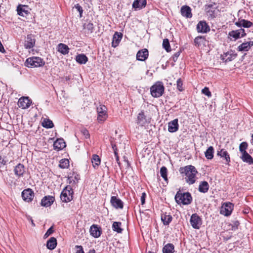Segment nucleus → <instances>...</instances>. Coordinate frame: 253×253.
I'll list each match as a JSON object with an SVG mask.
<instances>
[{"label": "nucleus", "mask_w": 253, "mask_h": 253, "mask_svg": "<svg viewBox=\"0 0 253 253\" xmlns=\"http://www.w3.org/2000/svg\"><path fill=\"white\" fill-rule=\"evenodd\" d=\"M235 24L238 27H244L249 28L253 25V22L247 20L239 18L238 21L235 23Z\"/></svg>", "instance_id": "nucleus-19"}, {"label": "nucleus", "mask_w": 253, "mask_h": 253, "mask_svg": "<svg viewBox=\"0 0 253 253\" xmlns=\"http://www.w3.org/2000/svg\"><path fill=\"white\" fill-rule=\"evenodd\" d=\"M81 132L85 138L87 139L89 138L90 134L88 131L86 129L84 128L82 129Z\"/></svg>", "instance_id": "nucleus-51"}, {"label": "nucleus", "mask_w": 253, "mask_h": 253, "mask_svg": "<svg viewBox=\"0 0 253 253\" xmlns=\"http://www.w3.org/2000/svg\"><path fill=\"white\" fill-rule=\"evenodd\" d=\"M74 179H75V180H74V179H73V180L74 181V183H75V182H76L75 180H76V181L77 182H78V180H79V179H80V177H79V175L77 174L76 175H75V176H74Z\"/></svg>", "instance_id": "nucleus-60"}, {"label": "nucleus", "mask_w": 253, "mask_h": 253, "mask_svg": "<svg viewBox=\"0 0 253 253\" xmlns=\"http://www.w3.org/2000/svg\"><path fill=\"white\" fill-rule=\"evenodd\" d=\"M32 224H33L34 225H35V224L34 223L33 221H32Z\"/></svg>", "instance_id": "nucleus-62"}, {"label": "nucleus", "mask_w": 253, "mask_h": 253, "mask_svg": "<svg viewBox=\"0 0 253 253\" xmlns=\"http://www.w3.org/2000/svg\"><path fill=\"white\" fill-rule=\"evenodd\" d=\"M90 233L93 237L98 238L101 235L102 229L97 225L93 224L90 228Z\"/></svg>", "instance_id": "nucleus-18"}, {"label": "nucleus", "mask_w": 253, "mask_h": 253, "mask_svg": "<svg viewBox=\"0 0 253 253\" xmlns=\"http://www.w3.org/2000/svg\"><path fill=\"white\" fill-rule=\"evenodd\" d=\"M175 200L178 204L188 205L192 202V197L189 192L181 193L178 191L175 196Z\"/></svg>", "instance_id": "nucleus-2"}, {"label": "nucleus", "mask_w": 253, "mask_h": 253, "mask_svg": "<svg viewBox=\"0 0 253 253\" xmlns=\"http://www.w3.org/2000/svg\"><path fill=\"white\" fill-rule=\"evenodd\" d=\"M206 7H207V8H210L211 9L209 10L208 11V12L210 13L211 12L212 13H213L215 9L216 8V3L215 2H212L211 3L207 4L206 5Z\"/></svg>", "instance_id": "nucleus-46"}, {"label": "nucleus", "mask_w": 253, "mask_h": 253, "mask_svg": "<svg viewBox=\"0 0 253 253\" xmlns=\"http://www.w3.org/2000/svg\"><path fill=\"white\" fill-rule=\"evenodd\" d=\"M174 246L171 243L165 245L163 248V253H174Z\"/></svg>", "instance_id": "nucleus-35"}, {"label": "nucleus", "mask_w": 253, "mask_h": 253, "mask_svg": "<svg viewBox=\"0 0 253 253\" xmlns=\"http://www.w3.org/2000/svg\"><path fill=\"white\" fill-rule=\"evenodd\" d=\"M181 14L182 16L187 18H191L192 17L191 8L188 5H183L180 8Z\"/></svg>", "instance_id": "nucleus-20"}, {"label": "nucleus", "mask_w": 253, "mask_h": 253, "mask_svg": "<svg viewBox=\"0 0 253 253\" xmlns=\"http://www.w3.org/2000/svg\"><path fill=\"white\" fill-rule=\"evenodd\" d=\"M148 50L145 48L139 50L136 54V59L138 60L143 61L146 60L148 57Z\"/></svg>", "instance_id": "nucleus-22"}, {"label": "nucleus", "mask_w": 253, "mask_h": 253, "mask_svg": "<svg viewBox=\"0 0 253 253\" xmlns=\"http://www.w3.org/2000/svg\"><path fill=\"white\" fill-rule=\"evenodd\" d=\"M248 144L246 142H242L239 146V150L241 153L247 152L246 149H247Z\"/></svg>", "instance_id": "nucleus-45"}, {"label": "nucleus", "mask_w": 253, "mask_h": 253, "mask_svg": "<svg viewBox=\"0 0 253 253\" xmlns=\"http://www.w3.org/2000/svg\"><path fill=\"white\" fill-rule=\"evenodd\" d=\"M168 170L166 167H162L160 169L161 176L164 178L165 181L168 183V177H167Z\"/></svg>", "instance_id": "nucleus-42"}, {"label": "nucleus", "mask_w": 253, "mask_h": 253, "mask_svg": "<svg viewBox=\"0 0 253 253\" xmlns=\"http://www.w3.org/2000/svg\"><path fill=\"white\" fill-rule=\"evenodd\" d=\"M146 197V194L145 192L142 193V195L141 196V205H143L145 203V199Z\"/></svg>", "instance_id": "nucleus-56"}, {"label": "nucleus", "mask_w": 253, "mask_h": 253, "mask_svg": "<svg viewBox=\"0 0 253 253\" xmlns=\"http://www.w3.org/2000/svg\"><path fill=\"white\" fill-rule=\"evenodd\" d=\"M122 37L123 34L122 33L116 32L113 35L112 46L114 47H117L119 45Z\"/></svg>", "instance_id": "nucleus-26"}, {"label": "nucleus", "mask_w": 253, "mask_h": 253, "mask_svg": "<svg viewBox=\"0 0 253 253\" xmlns=\"http://www.w3.org/2000/svg\"><path fill=\"white\" fill-rule=\"evenodd\" d=\"M190 222L193 228L199 229L202 223V221L201 218L197 213H193L191 216Z\"/></svg>", "instance_id": "nucleus-6"}, {"label": "nucleus", "mask_w": 253, "mask_h": 253, "mask_svg": "<svg viewBox=\"0 0 253 253\" xmlns=\"http://www.w3.org/2000/svg\"><path fill=\"white\" fill-rule=\"evenodd\" d=\"M76 60L80 64H84L88 61V58L84 54H80L76 56Z\"/></svg>", "instance_id": "nucleus-36"}, {"label": "nucleus", "mask_w": 253, "mask_h": 253, "mask_svg": "<svg viewBox=\"0 0 253 253\" xmlns=\"http://www.w3.org/2000/svg\"><path fill=\"white\" fill-rule=\"evenodd\" d=\"M43 127L46 128H51L54 126L53 123L52 121L48 119H44L42 123Z\"/></svg>", "instance_id": "nucleus-40"}, {"label": "nucleus", "mask_w": 253, "mask_h": 253, "mask_svg": "<svg viewBox=\"0 0 253 253\" xmlns=\"http://www.w3.org/2000/svg\"><path fill=\"white\" fill-rule=\"evenodd\" d=\"M148 253H154L152 252H149Z\"/></svg>", "instance_id": "nucleus-63"}, {"label": "nucleus", "mask_w": 253, "mask_h": 253, "mask_svg": "<svg viewBox=\"0 0 253 253\" xmlns=\"http://www.w3.org/2000/svg\"><path fill=\"white\" fill-rule=\"evenodd\" d=\"M91 162L92 166L94 169H96L98 166L100 164L101 160L99 157L96 154L92 155L91 159Z\"/></svg>", "instance_id": "nucleus-37"}, {"label": "nucleus", "mask_w": 253, "mask_h": 253, "mask_svg": "<svg viewBox=\"0 0 253 253\" xmlns=\"http://www.w3.org/2000/svg\"><path fill=\"white\" fill-rule=\"evenodd\" d=\"M112 147L114 151V155H115V153H118V149L117 148V146L116 144H112Z\"/></svg>", "instance_id": "nucleus-59"}, {"label": "nucleus", "mask_w": 253, "mask_h": 253, "mask_svg": "<svg viewBox=\"0 0 253 253\" xmlns=\"http://www.w3.org/2000/svg\"><path fill=\"white\" fill-rule=\"evenodd\" d=\"M164 86L161 82H157L150 87L152 96L155 98L160 97L164 92Z\"/></svg>", "instance_id": "nucleus-4"}, {"label": "nucleus", "mask_w": 253, "mask_h": 253, "mask_svg": "<svg viewBox=\"0 0 253 253\" xmlns=\"http://www.w3.org/2000/svg\"><path fill=\"white\" fill-rule=\"evenodd\" d=\"M6 163V161L3 159H1V157H0V168L3 166H4Z\"/></svg>", "instance_id": "nucleus-58"}, {"label": "nucleus", "mask_w": 253, "mask_h": 253, "mask_svg": "<svg viewBox=\"0 0 253 253\" xmlns=\"http://www.w3.org/2000/svg\"><path fill=\"white\" fill-rule=\"evenodd\" d=\"M194 44L197 47H200L201 45H206L207 40L205 37L199 36L195 38L194 39Z\"/></svg>", "instance_id": "nucleus-29"}, {"label": "nucleus", "mask_w": 253, "mask_h": 253, "mask_svg": "<svg viewBox=\"0 0 253 253\" xmlns=\"http://www.w3.org/2000/svg\"><path fill=\"white\" fill-rule=\"evenodd\" d=\"M45 62L42 58L33 56L28 58L25 62V65L27 67H40L44 65Z\"/></svg>", "instance_id": "nucleus-3"}, {"label": "nucleus", "mask_w": 253, "mask_h": 253, "mask_svg": "<svg viewBox=\"0 0 253 253\" xmlns=\"http://www.w3.org/2000/svg\"><path fill=\"white\" fill-rule=\"evenodd\" d=\"M55 198L52 196H45L41 201V205L44 207H50L54 202Z\"/></svg>", "instance_id": "nucleus-16"}, {"label": "nucleus", "mask_w": 253, "mask_h": 253, "mask_svg": "<svg viewBox=\"0 0 253 253\" xmlns=\"http://www.w3.org/2000/svg\"><path fill=\"white\" fill-rule=\"evenodd\" d=\"M180 53L181 52L180 51H177L176 52H175L172 56V60L173 61V62H175L178 57L179 56L180 54Z\"/></svg>", "instance_id": "nucleus-53"}, {"label": "nucleus", "mask_w": 253, "mask_h": 253, "mask_svg": "<svg viewBox=\"0 0 253 253\" xmlns=\"http://www.w3.org/2000/svg\"><path fill=\"white\" fill-rule=\"evenodd\" d=\"M178 119H175L168 124V130L169 132H175L178 129Z\"/></svg>", "instance_id": "nucleus-24"}, {"label": "nucleus", "mask_w": 253, "mask_h": 253, "mask_svg": "<svg viewBox=\"0 0 253 253\" xmlns=\"http://www.w3.org/2000/svg\"><path fill=\"white\" fill-rule=\"evenodd\" d=\"M36 39L35 36L32 34L27 36L24 41V47L26 49L32 48L35 44Z\"/></svg>", "instance_id": "nucleus-9"}, {"label": "nucleus", "mask_w": 253, "mask_h": 253, "mask_svg": "<svg viewBox=\"0 0 253 253\" xmlns=\"http://www.w3.org/2000/svg\"><path fill=\"white\" fill-rule=\"evenodd\" d=\"M54 232L53 226H51L44 235V238H46Z\"/></svg>", "instance_id": "nucleus-49"}, {"label": "nucleus", "mask_w": 253, "mask_h": 253, "mask_svg": "<svg viewBox=\"0 0 253 253\" xmlns=\"http://www.w3.org/2000/svg\"><path fill=\"white\" fill-rule=\"evenodd\" d=\"M202 92L209 97L211 96V93L207 87H205L202 90Z\"/></svg>", "instance_id": "nucleus-48"}, {"label": "nucleus", "mask_w": 253, "mask_h": 253, "mask_svg": "<svg viewBox=\"0 0 253 253\" xmlns=\"http://www.w3.org/2000/svg\"><path fill=\"white\" fill-rule=\"evenodd\" d=\"M214 149L212 146L209 147L205 152L206 158L208 160H211L213 157Z\"/></svg>", "instance_id": "nucleus-38"}, {"label": "nucleus", "mask_w": 253, "mask_h": 253, "mask_svg": "<svg viewBox=\"0 0 253 253\" xmlns=\"http://www.w3.org/2000/svg\"><path fill=\"white\" fill-rule=\"evenodd\" d=\"M85 28L89 31L90 33H92L94 29L93 24L91 23H88L85 26Z\"/></svg>", "instance_id": "nucleus-52"}, {"label": "nucleus", "mask_w": 253, "mask_h": 253, "mask_svg": "<svg viewBox=\"0 0 253 253\" xmlns=\"http://www.w3.org/2000/svg\"><path fill=\"white\" fill-rule=\"evenodd\" d=\"M209 189V184L208 182L206 181H202L199 186V191L203 193H205L208 192Z\"/></svg>", "instance_id": "nucleus-33"}, {"label": "nucleus", "mask_w": 253, "mask_h": 253, "mask_svg": "<svg viewBox=\"0 0 253 253\" xmlns=\"http://www.w3.org/2000/svg\"><path fill=\"white\" fill-rule=\"evenodd\" d=\"M25 171V167L22 164H18L14 169V174L18 177L23 176Z\"/></svg>", "instance_id": "nucleus-25"}, {"label": "nucleus", "mask_w": 253, "mask_h": 253, "mask_svg": "<svg viewBox=\"0 0 253 253\" xmlns=\"http://www.w3.org/2000/svg\"><path fill=\"white\" fill-rule=\"evenodd\" d=\"M17 13L21 16H26L28 14L29 12L24 8V6L19 5L17 8Z\"/></svg>", "instance_id": "nucleus-41"}, {"label": "nucleus", "mask_w": 253, "mask_h": 253, "mask_svg": "<svg viewBox=\"0 0 253 253\" xmlns=\"http://www.w3.org/2000/svg\"><path fill=\"white\" fill-rule=\"evenodd\" d=\"M22 197L25 201L31 202L34 197V191L30 188L25 189L22 192Z\"/></svg>", "instance_id": "nucleus-12"}, {"label": "nucleus", "mask_w": 253, "mask_h": 253, "mask_svg": "<svg viewBox=\"0 0 253 253\" xmlns=\"http://www.w3.org/2000/svg\"><path fill=\"white\" fill-rule=\"evenodd\" d=\"M115 158H116V162L118 163V164L119 166V167H121V163H120V160H119V155H118V153H115Z\"/></svg>", "instance_id": "nucleus-57"}, {"label": "nucleus", "mask_w": 253, "mask_h": 253, "mask_svg": "<svg viewBox=\"0 0 253 253\" xmlns=\"http://www.w3.org/2000/svg\"><path fill=\"white\" fill-rule=\"evenodd\" d=\"M75 248L77 249L76 253H84L82 246L77 245Z\"/></svg>", "instance_id": "nucleus-55"}, {"label": "nucleus", "mask_w": 253, "mask_h": 253, "mask_svg": "<svg viewBox=\"0 0 253 253\" xmlns=\"http://www.w3.org/2000/svg\"><path fill=\"white\" fill-rule=\"evenodd\" d=\"M124 158L125 161L127 163V166L129 167L130 166V164L129 163V161H128L127 159H126V157L124 156Z\"/></svg>", "instance_id": "nucleus-61"}, {"label": "nucleus", "mask_w": 253, "mask_h": 253, "mask_svg": "<svg viewBox=\"0 0 253 253\" xmlns=\"http://www.w3.org/2000/svg\"><path fill=\"white\" fill-rule=\"evenodd\" d=\"M146 0H135L132 3V7L135 9H141L146 5Z\"/></svg>", "instance_id": "nucleus-28"}, {"label": "nucleus", "mask_w": 253, "mask_h": 253, "mask_svg": "<svg viewBox=\"0 0 253 253\" xmlns=\"http://www.w3.org/2000/svg\"><path fill=\"white\" fill-rule=\"evenodd\" d=\"M57 246V240L54 237H51L46 243V247L49 250L54 249Z\"/></svg>", "instance_id": "nucleus-32"}, {"label": "nucleus", "mask_w": 253, "mask_h": 253, "mask_svg": "<svg viewBox=\"0 0 253 253\" xmlns=\"http://www.w3.org/2000/svg\"><path fill=\"white\" fill-rule=\"evenodd\" d=\"M237 56V54L235 51L230 50L225 53L222 56V59L225 62H229L234 60Z\"/></svg>", "instance_id": "nucleus-21"}, {"label": "nucleus", "mask_w": 253, "mask_h": 253, "mask_svg": "<svg viewBox=\"0 0 253 253\" xmlns=\"http://www.w3.org/2000/svg\"><path fill=\"white\" fill-rule=\"evenodd\" d=\"M240 223L238 221H235L233 222V224L231 225L232 227L231 229L232 230H235L238 228V226L239 225Z\"/></svg>", "instance_id": "nucleus-54"}, {"label": "nucleus", "mask_w": 253, "mask_h": 253, "mask_svg": "<svg viewBox=\"0 0 253 253\" xmlns=\"http://www.w3.org/2000/svg\"><path fill=\"white\" fill-rule=\"evenodd\" d=\"M163 47L167 52H169L171 50L169 42L168 39H165L163 40Z\"/></svg>", "instance_id": "nucleus-44"}, {"label": "nucleus", "mask_w": 253, "mask_h": 253, "mask_svg": "<svg viewBox=\"0 0 253 253\" xmlns=\"http://www.w3.org/2000/svg\"><path fill=\"white\" fill-rule=\"evenodd\" d=\"M252 46H253V41H250L242 43L238 47V49L240 51H247Z\"/></svg>", "instance_id": "nucleus-27"}, {"label": "nucleus", "mask_w": 253, "mask_h": 253, "mask_svg": "<svg viewBox=\"0 0 253 253\" xmlns=\"http://www.w3.org/2000/svg\"><path fill=\"white\" fill-rule=\"evenodd\" d=\"M57 47L58 51L64 55L68 54L69 52V48L65 44L60 43L58 45Z\"/></svg>", "instance_id": "nucleus-34"}, {"label": "nucleus", "mask_w": 253, "mask_h": 253, "mask_svg": "<svg viewBox=\"0 0 253 253\" xmlns=\"http://www.w3.org/2000/svg\"><path fill=\"white\" fill-rule=\"evenodd\" d=\"M65 147L66 143L63 138L57 139L53 143L54 149L57 151L63 149Z\"/></svg>", "instance_id": "nucleus-23"}, {"label": "nucleus", "mask_w": 253, "mask_h": 253, "mask_svg": "<svg viewBox=\"0 0 253 253\" xmlns=\"http://www.w3.org/2000/svg\"><path fill=\"white\" fill-rule=\"evenodd\" d=\"M228 35L235 40L242 38L246 35V32L244 29L241 28L237 30H233L229 33Z\"/></svg>", "instance_id": "nucleus-13"}, {"label": "nucleus", "mask_w": 253, "mask_h": 253, "mask_svg": "<svg viewBox=\"0 0 253 253\" xmlns=\"http://www.w3.org/2000/svg\"><path fill=\"white\" fill-rule=\"evenodd\" d=\"M73 191L70 186H67L62 191L60 195L61 201L68 203L73 199Z\"/></svg>", "instance_id": "nucleus-5"}, {"label": "nucleus", "mask_w": 253, "mask_h": 253, "mask_svg": "<svg viewBox=\"0 0 253 253\" xmlns=\"http://www.w3.org/2000/svg\"><path fill=\"white\" fill-rule=\"evenodd\" d=\"M150 122V119L146 118L143 111H141L138 115L137 124L140 126H144Z\"/></svg>", "instance_id": "nucleus-14"}, {"label": "nucleus", "mask_w": 253, "mask_h": 253, "mask_svg": "<svg viewBox=\"0 0 253 253\" xmlns=\"http://www.w3.org/2000/svg\"><path fill=\"white\" fill-rule=\"evenodd\" d=\"M217 155L223 158V159L225 160L224 163L226 165L229 166V163L230 162V157L229 153L227 151L224 149H221L220 150L217 151Z\"/></svg>", "instance_id": "nucleus-15"}, {"label": "nucleus", "mask_w": 253, "mask_h": 253, "mask_svg": "<svg viewBox=\"0 0 253 253\" xmlns=\"http://www.w3.org/2000/svg\"><path fill=\"white\" fill-rule=\"evenodd\" d=\"M75 7L79 12L80 17V18L82 17V16H83L82 14H83V9L82 7L78 3L75 5Z\"/></svg>", "instance_id": "nucleus-50"}, {"label": "nucleus", "mask_w": 253, "mask_h": 253, "mask_svg": "<svg viewBox=\"0 0 253 253\" xmlns=\"http://www.w3.org/2000/svg\"><path fill=\"white\" fill-rule=\"evenodd\" d=\"M110 203L112 206L116 209H122L124 207V203L116 196H112L111 197Z\"/></svg>", "instance_id": "nucleus-17"}, {"label": "nucleus", "mask_w": 253, "mask_h": 253, "mask_svg": "<svg viewBox=\"0 0 253 253\" xmlns=\"http://www.w3.org/2000/svg\"><path fill=\"white\" fill-rule=\"evenodd\" d=\"M98 117L97 120L99 122H104L107 117V108L104 105H100L97 108Z\"/></svg>", "instance_id": "nucleus-7"}, {"label": "nucleus", "mask_w": 253, "mask_h": 253, "mask_svg": "<svg viewBox=\"0 0 253 253\" xmlns=\"http://www.w3.org/2000/svg\"><path fill=\"white\" fill-rule=\"evenodd\" d=\"M122 225L121 222L115 221L112 225V229L114 231L117 232L118 233H121L123 231V229L121 227Z\"/></svg>", "instance_id": "nucleus-39"}, {"label": "nucleus", "mask_w": 253, "mask_h": 253, "mask_svg": "<svg viewBox=\"0 0 253 253\" xmlns=\"http://www.w3.org/2000/svg\"><path fill=\"white\" fill-rule=\"evenodd\" d=\"M198 33H207L210 31V27L205 21H199L196 27Z\"/></svg>", "instance_id": "nucleus-10"}, {"label": "nucleus", "mask_w": 253, "mask_h": 253, "mask_svg": "<svg viewBox=\"0 0 253 253\" xmlns=\"http://www.w3.org/2000/svg\"><path fill=\"white\" fill-rule=\"evenodd\" d=\"M69 166V161L67 159H61L59 162V167L61 169L68 168Z\"/></svg>", "instance_id": "nucleus-43"}, {"label": "nucleus", "mask_w": 253, "mask_h": 253, "mask_svg": "<svg viewBox=\"0 0 253 253\" xmlns=\"http://www.w3.org/2000/svg\"><path fill=\"white\" fill-rule=\"evenodd\" d=\"M233 207L234 205L230 202L224 203L221 208L220 212L225 216H229L231 214Z\"/></svg>", "instance_id": "nucleus-8"}, {"label": "nucleus", "mask_w": 253, "mask_h": 253, "mask_svg": "<svg viewBox=\"0 0 253 253\" xmlns=\"http://www.w3.org/2000/svg\"><path fill=\"white\" fill-rule=\"evenodd\" d=\"M172 219V216L167 212L163 213L161 215V220L165 225H168Z\"/></svg>", "instance_id": "nucleus-30"}, {"label": "nucleus", "mask_w": 253, "mask_h": 253, "mask_svg": "<svg viewBox=\"0 0 253 253\" xmlns=\"http://www.w3.org/2000/svg\"><path fill=\"white\" fill-rule=\"evenodd\" d=\"M32 103V100L29 97H22L19 99L18 106L22 109L28 108Z\"/></svg>", "instance_id": "nucleus-11"}, {"label": "nucleus", "mask_w": 253, "mask_h": 253, "mask_svg": "<svg viewBox=\"0 0 253 253\" xmlns=\"http://www.w3.org/2000/svg\"><path fill=\"white\" fill-rule=\"evenodd\" d=\"M240 158L244 162H246L249 165H253V159L247 152L242 153Z\"/></svg>", "instance_id": "nucleus-31"}, {"label": "nucleus", "mask_w": 253, "mask_h": 253, "mask_svg": "<svg viewBox=\"0 0 253 253\" xmlns=\"http://www.w3.org/2000/svg\"><path fill=\"white\" fill-rule=\"evenodd\" d=\"M179 171L182 177L185 176V181L189 185L194 184L196 181V174L198 173L195 167L192 165H188L180 167Z\"/></svg>", "instance_id": "nucleus-1"}, {"label": "nucleus", "mask_w": 253, "mask_h": 253, "mask_svg": "<svg viewBox=\"0 0 253 253\" xmlns=\"http://www.w3.org/2000/svg\"><path fill=\"white\" fill-rule=\"evenodd\" d=\"M177 89L180 91H182L184 90L183 87V81L181 78H179L176 82Z\"/></svg>", "instance_id": "nucleus-47"}]
</instances>
